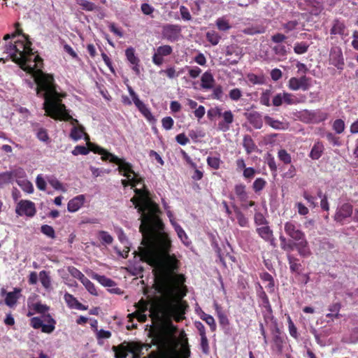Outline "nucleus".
I'll return each instance as SVG.
<instances>
[{"label": "nucleus", "mask_w": 358, "mask_h": 358, "mask_svg": "<svg viewBox=\"0 0 358 358\" xmlns=\"http://www.w3.org/2000/svg\"><path fill=\"white\" fill-rule=\"evenodd\" d=\"M284 102L288 105H295L300 103L298 98L292 94L288 92H283Z\"/></svg>", "instance_id": "obj_47"}, {"label": "nucleus", "mask_w": 358, "mask_h": 358, "mask_svg": "<svg viewBox=\"0 0 358 358\" xmlns=\"http://www.w3.org/2000/svg\"><path fill=\"white\" fill-rule=\"evenodd\" d=\"M279 159L285 164H290L292 162L291 155L284 149H281L278 152Z\"/></svg>", "instance_id": "obj_54"}, {"label": "nucleus", "mask_w": 358, "mask_h": 358, "mask_svg": "<svg viewBox=\"0 0 358 358\" xmlns=\"http://www.w3.org/2000/svg\"><path fill=\"white\" fill-rule=\"evenodd\" d=\"M68 271L73 278L78 279L80 282H82L85 278V275L74 266H69L68 268Z\"/></svg>", "instance_id": "obj_55"}, {"label": "nucleus", "mask_w": 358, "mask_h": 358, "mask_svg": "<svg viewBox=\"0 0 358 358\" xmlns=\"http://www.w3.org/2000/svg\"><path fill=\"white\" fill-rule=\"evenodd\" d=\"M352 215L353 206L349 202H345L337 207L334 215V220L341 225L348 224L351 221Z\"/></svg>", "instance_id": "obj_7"}, {"label": "nucleus", "mask_w": 358, "mask_h": 358, "mask_svg": "<svg viewBox=\"0 0 358 358\" xmlns=\"http://www.w3.org/2000/svg\"><path fill=\"white\" fill-rule=\"evenodd\" d=\"M90 152L89 146L76 145L72 151V154L75 156L78 155H86Z\"/></svg>", "instance_id": "obj_58"}, {"label": "nucleus", "mask_w": 358, "mask_h": 358, "mask_svg": "<svg viewBox=\"0 0 358 358\" xmlns=\"http://www.w3.org/2000/svg\"><path fill=\"white\" fill-rule=\"evenodd\" d=\"M17 182L24 192H25L28 194L33 193L34 187H33L32 183L30 181H29L27 180H19Z\"/></svg>", "instance_id": "obj_44"}, {"label": "nucleus", "mask_w": 358, "mask_h": 358, "mask_svg": "<svg viewBox=\"0 0 358 358\" xmlns=\"http://www.w3.org/2000/svg\"><path fill=\"white\" fill-rule=\"evenodd\" d=\"M324 150V147L323 143L321 141H317L313 145L310 152L309 157L313 160L319 159L322 157Z\"/></svg>", "instance_id": "obj_27"}, {"label": "nucleus", "mask_w": 358, "mask_h": 358, "mask_svg": "<svg viewBox=\"0 0 358 358\" xmlns=\"http://www.w3.org/2000/svg\"><path fill=\"white\" fill-rule=\"evenodd\" d=\"M216 26L220 31H225L231 29L229 20L224 17H219L215 21Z\"/></svg>", "instance_id": "obj_41"}, {"label": "nucleus", "mask_w": 358, "mask_h": 358, "mask_svg": "<svg viewBox=\"0 0 358 358\" xmlns=\"http://www.w3.org/2000/svg\"><path fill=\"white\" fill-rule=\"evenodd\" d=\"M125 56L127 59L132 66L131 69L136 75L140 74V59L135 54V49L133 47L127 48L125 50Z\"/></svg>", "instance_id": "obj_16"}, {"label": "nucleus", "mask_w": 358, "mask_h": 358, "mask_svg": "<svg viewBox=\"0 0 358 358\" xmlns=\"http://www.w3.org/2000/svg\"><path fill=\"white\" fill-rule=\"evenodd\" d=\"M40 280L42 285L48 288L50 285V278L45 271H42L39 273Z\"/></svg>", "instance_id": "obj_56"}, {"label": "nucleus", "mask_w": 358, "mask_h": 358, "mask_svg": "<svg viewBox=\"0 0 358 358\" xmlns=\"http://www.w3.org/2000/svg\"><path fill=\"white\" fill-rule=\"evenodd\" d=\"M127 317L129 322H131L134 318H136L140 322H145L147 320V316L144 314V312L137 310L135 312L129 314Z\"/></svg>", "instance_id": "obj_40"}, {"label": "nucleus", "mask_w": 358, "mask_h": 358, "mask_svg": "<svg viewBox=\"0 0 358 358\" xmlns=\"http://www.w3.org/2000/svg\"><path fill=\"white\" fill-rule=\"evenodd\" d=\"M36 313L43 314V319L34 317L30 320V325L34 329H41L45 334H51L55 329L56 320L49 314H45L50 307L40 302L33 303L31 307Z\"/></svg>", "instance_id": "obj_4"}, {"label": "nucleus", "mask_w": 358, "mask_h": 358, "mask_svg": "<svg viewBox=\"0 0 358 358\" xmlns=\"http://www.w3.org/2000/svg\"><path fill=\"white\" fill-rule=\"evenodd\" d=\"M176 231L177 232L178 237L182 241V242L185 245H189L188 237H187L185 231L182 229V228L180 226L177 225L176 227Z\"/></svg>", "instance_id": "obj_59"}, {"label": "nucleus", "mask_w": 358, "mask_h": 358, "mask_svg": "<svg viewBox=\"0 0 358 358\" xmlns=\"http://www.w3.org/2000/svg\"><path fill=\"white\" fill-rule=\"evenodd\" d=\"M329 63L339 70H343L345 62L342 50L338 46L332 47L329 52Z\"/></svg>", "instance_id": "obj_13"}, {"label": "nucleus", "mask_w": 358, "mask_h": 358, "mask_svg": "<svg viewBox=\"0 0 358 358\" xmlns=\"http://www.w3.org/2000/svg\"><path fill=\"white\" fill-rule=\"evenodd\" d=\"M206 36V40L213 45H217L221 39V36L215 30L208 31Z\"/></svg>", "instance_id": "obj_35"}, {"label": "nucleus", "mask_w": 358, "mask_h": 358, "mask_svg": "<svg viewBox=\"0 0 358 358\" xmlns=\"http://www.w3.org/2000/svg\"><path fill=\"white\" fill-rule=\"evenodd\" d=\"M130 165V171H118L120 174H122L123 176L126 177L127 179H123L121 180V183L123 185L124 187H127L128 186L131 187V173H134V171L133 170V166L131 164L129 163Z\"/></svg>", "instance_id": "obj_37"}, {"label": "nucleus", "mask_w": 358, "mask_h": 358, "mask_svg": "<svg viewBox=\"0 0 358 358\" xmlns=\"http://www.w3.org/2000/svg\"><path fill=\"white\" fill-rule=\"evenodd\" d=\"M163 358H182L175 349H171L169 351L164 352L162 354Z\"/></svg>", "instance_id": "obj_64"}, {"label": "nucleus", "mask_w": 358, "mask_h": 358, "mask_svg": "<svg viewBox=\"0 0 358 358\" xmlns=\"http://www.w3.org/2000/svg\"><path fill=\"white\" fill-rule=\"evenodd\" d=\"M287 260L291 271L298 273L301 267V264L299 262V259L293 256L292 255L288 254Z\"/></svg>", "instance_id": "obj_34"}, {"label": "nucleus", "mask_w": 358, "mask_h": 358, "mask_svg": "<svg viewBox=\"0 0 358 358\" xmlns=\"http://www.w3.org/2000/svg\"><path fill=\"white\" fill-rule=\"evenodd\" d=\"M206 161L208 165L215 170L220 169L222 162L220 158L218 157H208Z\"/></svg>", "instance_id": "obj_52"}, {"label": "nucleus", "mask_w": 358, "mask_h": 358, "mask_svg": "<svg viewBox=\"0 0 358 358\" xmlns=\"http://www.w3.org/2000/svg\"><path fill=\"white\" fill-rule=\"evenodd\" d=\"M178 353L181 356L182 358H189L191 355V351L189 349V345L188 343V341L186 338L182 343L181 344V348Z\"/></svg>", "instance_id": "obj_39"}, {"label": "nucleus", "mask_w": 358, "mask_h": 358, "mask_svg": "<svg viewBox=\"0 0 358 358\" xmlns=\"http://www.w3.org/2000/svg\"><path fill=\"white\" fill-rule=\"evenodd\" d=\"M245 117L249 123L253 126L254 128L259 129L263 126V121L262 115L257 111H253L245 114Z\"/></svg>", "instance_id": "obj_21"}, {"label": "nucleus", "mask_w": 358, "mask_h": 358, "mask_svg": "<svg viewBox=\"0 0 358 358\" xmlns=\"http://www.w3.org/2000/svg\"><path fill=\"white\" fill-rule=\"evenodd\" d=\"M201 318L208 324L210 328L212 331H215L216 330V324L215 320L213 316L203 313V315L201 316Z\"/></svg>", "instance_id": "obj_51"}, {"label": "nucleus", "mask_w": 358, "mask_h": 358, "mask_svg": "<svg viewBox=\"0 0 358 358\" xmlns=\"http://www.w3.org/2000/svg\"><path fill=\"white\" fill-rule=\"evenodd\" d=\"M304 115H306L311 122L315 123L323 122L328 118V113L323 112L321 110H304Z\"/></svg>", "instance_id": "obj_18"}, {"label": "nucleus", "mask_w": 358, "mask_h": 358, "mask_svg": "<svg viewBox=\"0 0 358 358\" xmlns=\"http://www.w3.org/2000/svg\"><path fill=\"white\" fill-rule=\"evenodd\" d=\"M70 138L73 141H77L82 138L83 136H85V140L87 141H90V137L87 133L85 131V127L83 125L73 126V127L71 130Z\"/></svg>", "instance_id": "obj_25"}, {"label": "nucleus", "mask_w": 358, "mask_h": 358, "mask_svg": "<svg viewBox=\"0 0 358 358\" xmlns=\"http://www.w3.org/2000/svg\"><path fill=\"white\" fill-rule=\"evenodd\" d=\"M136 193L141 195L143 206L140 211L147 209L148 215L142 217L139 231L143 235L138 255L140 260L155 268V289L162 296V303L152 308V314L157 319L173 317L176 322L184 319L185 314L180 300L187 293L185 275L177 273L180 261L174 255H170L171 240L164 230V225L158 215L159 207L151 202L141 190Z\"/></svg>", "instance_id": "obj_1"}, {"label": "nucleus", "mask_w": 358, "mask_h": 358, "mask_svg": "<svg viewBox=\"0 0 358 358\" xmlns=\"http://www.w3.org/2000/svg\"><path fill=\"white\" fill-rule=\"evenodd\" d=\"M95 278L104 287H113L116 285L113 280L105 275H96Z\"/></svg>", "instance_id": "obj_46"}, {"label": "nucleus", "mask_w": 358, "mask_h": 358, "mask_svg": "<svg viewBox=\"0 0 358 358\" xmlns=\"http://www.w3.org/2000/svg\"><path fill=\"white\" fill-rule=\"evenodd\" d=\"M81 282L91 294L94 296L98 294L94 283L92 282L87 277H85Z\"/></svg>", "instance_id": "obj_50"}, {"label": "nucleus", "mask_w": 358, "mask_h": 358, "mask_svg": "<svg viewBox=\"0 0 358 358\" xmlns=\"http://www.w3.org/2000/svg\"><path fill=\"white\" fill-rule=\"evenodd\" d=\"M112 350L115 353V358H127L129 352L128 342L124 341L117 346L113 345Z\"/></svg>", "instance_id": "obj_23"}, {"label": "nucleus", "mask_w": 358, "mask_h": 358, "mask_svg": "<svg viewBox=\"0 0 358 358\" xmlns=\"http://www.w3.org/2000/svg\"><path fill=\"white\" fill-rule=\"evenodd\" d=\"M12 180V173L8 171L0 173V188L3 187L4 184L10 182Z\"/></svg>", "instance_id": "obj_63"}, {"label": "nucleus", "mask_w": 358, "mask_h": 358, "mask_svg": "<svg viewBox=\"0 0 358 358\" xmlns=\"http://www.w3.org/2000/svg\"><path fill=\"white\" fill-rule=\"evenodd\" d=\"M181 30L179 24H166L162 27V34L167 41L173 42L178 40Z\"/></svg>", "instance_id": "obj_12"}, {"label": "nucleus", "mask_w": 358, "mask_h": 358, "mask_svg": "<svg viewBox=\"0 0 358 358\" xmlns=\"http://www.w3.org/2000/svg\"><path fill=\"white\" fill-rule=\"evenodd\" d=\"M162 72H164L166 73V75L167 76V77L169 78H176L178 76H179V75L183 72L182 69H181L180 71L178 72H176V69L174 67L171 66V67H169L167 68L166 70L164 71H161L160 73H162Z\"/></svg>", "instance_id": "obj_62"}, {"label": "nucleus", "mask_w": 358, "mask_h": 358, "mask_svg": "<svg viewBox=\"0 0 358 358\" xmlns=\"http://www.w3.org/2000/svg\"><path fill=\"white\" fill-rule=\"evenodd\" d=\"M222 108L218 106L209 109L207 112V116L209 120H213L216 117H221Z\"/></svg>", "instance_id": "obj_61"}, {"label": "nucleus", "mask_w": 358, "mask_h": 358, "mask_svg": "<svg viewBox=\"0 0 358 358\" xmlns=\"http://www.w3.org/2000/svg\"><path fill=\"white\" fill-rule=\"evenodd\" d=\"M310 78L306 76H303L299 78L292 77L289 80L288 87L289 89L294 91L298 90L299 89L306 91L308 90L310 87Z\"/></svg>", "instance_id": "obj_14"}, {"label": "nucleus", "mask_w": 358, "mask_h": 358, "mask_svg": "<svg viewBox=\"0 0 358 358\" xmlns=\"http://www.w3.org/2000/svg\"><path fill=\"white\" fill-rule=\"evenodd\" d=\"M294 249H296L298 251L299 255L303 257H308L311 254L307 241L293 242L291 240L289 243H287L283 250L287 252H290Z\"/></svg>", "instance_id": "obj_11"}, {"label": "nucleus", "mask_w": 358, "mask_h": 358, "mask_svg": "<svg viewBox=\"0 0 358 358\" xmlns=\"http://www.w3.org/2000/svg\"><path fill=\"white\" fill-rule=\"evenodd\" d=\"M345 30V24L339 20H334L332 27L330 29V34L332 35H343Z\"/></svg>", "instance_id": "obj_31"}, {"label": "nucleus", "mask_w": 358, "mask_h": 358, "mask_svg": "<svg viewBox=\"0 0 358 358\" xmlns=\"http://www.w3.org/2000/svg\"><path fill=\"white\" fill-rule=\"evenodd\" d=\"M129 352L131 354H141V351L143 349V345L141 343L138 342H128Z\"/></svg>", "instance_id": "obj_48"}, {"label": "nucleus", "mask_w": 358, "mask_h": 358, "mask_svg": "<svg viewBox=\"0 0 358 358\" xmlns=\"http://www.w3.org/2000/svg\"><path fill=\"white\" fill-rule=\"evenodd\" d=\"M287 322L290 336L296 339L298 338L299 335L297 332V328L296 327L290 316L289 315L287 317Z\"/></svg>", "instance_id": "obj_60"}, {"label": "nucleus", "mask_w": 358, "mask_h": 358, "mask_svg": "<svg viewBox=\"0 0 358 358\" xmlns=\"http://www.w3.org/2000/svg\"><path fill=\"white\" fill-rule=\"evenodd\" d=\"M256 231L258 234V235L265 241H273V231L270 229L268 226H264L262 227L257 228Z\"/></svg>", "instance_id": "obj_29"}, {"label": "nucleus", "mask_w": 358, "mask_h": 358, "mask_svg": "<svg viewBox=\"0 0 358 358\" xmlns=\"http://www.w3.org/2000/svg\"><path fill=\"white\" fill-rule=\"evenodd\" d=\"M266 185V181L262 178H257L253 182L252 189L255 193L261 192Z\"/></svg>", "instance_id": "obj_43"}, {"label": "nucleus", "mask_w": 358, "mask_h": 358, "mask_svg": "<svg viewBox=\"0 0 358 358\" xmlns=\"http://www.w3.org/2000/svg\"><path fill=\"white\" fill-rule=\"evenodd\" d=\"M286 234L294 241H307L305 233L300 229V226L295 222L288 221L284 224Z\"/></svg>", "instance_id": "obj_9"}, {"label": "nucleus", "mask_w": 358, "mask_h": 358, "mask_svg": "<svg viewBox=\"0 0 358 358\" xmlns=\"http://www.w3.org/2000/svg\"><path fill=\"white\" fill-rule=\"evenodd\" d=\"M243 146L244 147L248 155L251 154L257 149V145L250 135H245L243 137Z\"/></svg>", "instance_id": "obj_30"}, {"label": "nucleus", "mask_w": 358, "mask_h": 358, "mask_svg": "<svg viewBox=\"0 0 358 358\" xmlns=\"http://www.w3.org/2000/svg\"><path fill=\"white\" fill-rule=\"evenodd\" d=\"M22 40H17L14 44L6 47V52L10 56L12 60L20 65V68L31 73L36 83L37 71H41L38 66L43 64V59L38 55H34L31 49V42L29 36L22 34Z\"/></svg>", "instance_id": "obj_3"}, {"label": "nucleus", "mask_w": 358, "mask_h": 358, "mask_svg": "<svg viewBox=\"0 0 358 358\" xmlns=\"http://www.w3.org/2000/svg\"><path fill=\"white\" fill-rule=\"evenodd\" d=\"M310 45L305 41L297 42L294 44V52L297 55H303L308 52Z\"/></svg>", "instance_id": "obj_36"}, {"label": "nucleus", "mask_w": 358, "mask_h": 358, "mask_svg": "<svg viewBox=\"0 0 358 358\" xmlns=\"http://www.w3.org/2000/svg\"><path fill=\"white\" fill-rule=\"evenodd\" d=\"M98 237L102 244L110 245L113 241V236L106 231H99Z\"/></svg>", "instance_id": "obj_42"}, {"label": "nucleus", "mask_w": 358, "mask_h": 358, "mask_svg": "<svg viewBox=\"0 0 358 358\" xmlns=\"http://www.w3.org/2000/svg\"><path fill=\"white\" fill-rule=\"evenodd\" d=\"M221 117H222L223 120L218 123V129L222 131H227L234 122V114L229 110L223 113L221 112Z\"/></svg>", "instance_id": "obj_17"}, {"label": "nucleus", "mask_w": 358, "mask_h": 358, "mask_svg": "<svg viewBox=\"0 0 358 358\" xmlns=\"http://www.w3.org/2000/svg\"><path fill=\"white\" fill-rule=\"evenodd\" d=\"M299 25V22L296 20H290L286 23L282 24V27L285 30V32L288 34L290 31L294 30Z\"/></svg>", "instance_id": "obj_57"}, {"label": "nucleus", "mask_w": 358, "mask_h": 358, "mask_svg": "<svg viewBox=\"0 0 358 358\" xmlns=\"http://www.w3.org/2000/svg\"><path fill=\"white\" fill-rule=\"evenodd\" d=\"M246 185L239 182L234 185V192L240 202L248 201L249 194L246 190Z\"/></svg>", "instance_id": "obj_19"}, {"label": "nucleus", "mask_w": 358, "mask_h": 358, "mask_svg": "<svg viewBox=\"0 0 358 358\" xmlns=\"http://www.w3.org/2000/svg\"><path fill=\"white\" fill-rule=\"evenodd\" d=\"M137 108L148 120L151 121L155 120L154 116L152 115L150 109L146 106V105L143 102L141 103L138 106H137Z\"/></svg>", "instance_id": "obj_45"}, {"label": "nucleus", "mask_w": 358, "mask_h": 358, "mask_svg": "<svg viewBox=\"0 0 358 358\" xmlns=\"http://www.w3.org/2000/svg\"><path fill=\"white\" fill-rule=\"evenodd\" d=\"M215 79L212 73L207 71L203 73L201 78V87L203 90L213 89L215 85Z\"/></svg>", "instance_id": "obj_24"}, {"label": "nucleus", "mask_w": 358, "mask_h": 358, "mask_svg": "<svg viewBox=\"0 0 358 358\" xmlns=\"http://www.w3.org/2000/svg\"><path fill=\"white\" fill-rule=\"evenodd\" d=\"M173 52V48L169 45L159 46L152 55V62L157 66H161L164 63V57L169 56Z\"/></svg>", "instance_id": "obj_15"}, {"label": "nucleus", "mask_w": 358, "mask_h": 358, "mask_svg": "<svg viewBox=\"0 0 358 358\" xmlns=\"http://www.w3.org/2000/svg\"><path fill=\"white\" fill-rule=\"evenodd\" d=\"M332 127L336 134H340L344 131L345 128V124L343 120L336 119V120H334Z\"/></svg>", "instance_id": "obj_49"}, {"label": "nucleus", "mask_w": 358, "mask_h": 358, "mask_svg": "<svg viewBox=\"0 0 358 358\" xmlns=\"http://www.w3.org/2000/svg\"><path fill=\"white\" fill-rule=\"evenodd\" d=\"M264 120L266 124L276 130H285L288 127L287 123L281 122L278 120H275L269 115H265L264 117Z\"/></svg>", "instance_id": "obj_26"}, {"label": "nucleus", "mask_w": 358, "mask_h": 358, "mask_svg": "<svg viewBox=\"0 0 358 358\" xmlns=\"http://www.w3.org/2000/svg\"><path fill=\"white\" fill-rule=\"evenodd\" d=\"M77 3L83 10L86 11H99L100 10L99 6L87 0H78Z\"/></svg>", "instance_id": "obj_33"}, {"label": "nucleus", "mask_w": 358, "mask_h": 358, "mask_svg": "<svg viewBox=\"0 0 358 358\" xmlns=\"http://www.w3.org/2000/svg\"><path fill=\"white\" fill-rule=\"evenodd\" d=\"M235 214L238 223L241 227H248L249 222L248 218L237 207H235Z\"/></svg>", "instance_id": "obj_38"}, {"label": "nucleus", "mask_w": 358, "mask_h": 358, "mask_svg": "<svg viewBox=\"0 0 358 358\" xmlns=\"http://www.w3.org/2000/svg\"><path fill=\"white\" fill-rule=\"evenodd\" d=\"M41 231L49 238H55V231L52 226L44 224L41 227Z\"/></svg>", "instance_id": "obj_53"}, {"label": "nucleus", "mask_w": 358, "mask_h": 358, "mask_svg": "<svg viewBox=\"0 0 358 358\" xmlns=\"http://www.w3.org/2000/svg\"><path fill=\"white\" fill-rule=\"evenodd\" d=\"M64 298L68 306L71 308H76L80 310H86L88 308L87 306L82 304L76 297L69 293H66Z\"/></svg>", "instance_id": "obj_22"}, {"label": "nucleus", "mask_w": 358, "mask_h": 358, "mask_svg": "<svg viewBox=\"0 0 358 358\" xmlns=\"http://www.w3.org/2000/svg\"><path fill=\"white\" fill-rule=\"evenodd\" d=\"M85 200V196L83 194L75 196L68 202V211L71 213L78 211L83 206Z\"/></svg>", "instance_id": "obj_20"}, {"label": "nucleus", "mask_w": 358, "mask_h": 358, "mask_svg": "<svg viewBox=\"0 0 358 358\" xmlns=\"http://www.w3.org/2000/svg\"><path fill=\"white\" fill-rule=\"evenodd\" d=\"M257 296L261 300L262 306L268 311L271 312V306L266 292L264 291L263 287L259 284V289L257 290Z\"/></svg>", "instance_id": "obj_28"}, {"label": "nucleus", "mask_w": 358, "mask_h": 358, "mask_svg": "<svg viewBox=\"0 0 358 358\" xmlns=\"http://www.w3.org/2000/svg\"><path fill=\"white\" fill-rule=\"evenodd\" d=\"M87 145L89 146L90 151H92L94 153L102 155L101 158L103 160H108L110 162L114 163L118 165V171H130L129 162L125 161L124 159H120L115 155L108 152L103 148L95 145L88 141Z\"/></svg>", "instance_id": "obj_6"}, {"label": "nucleus", "mask_w": 358, "mask_h": 358, "mask_svg": "<svg viewBox=\"0 0 358 358\" xmlns=\"http://www.w3.org/2000/svg\"><path fill=\"white\" fill-rule=\"evenodd\" d=\"M36 84L37 96L44 99L43 108L46 116L55 120L70 122L74 126L80 125L78 120L69 114L66 106L62 103V99L66 94L57 91V85L52 74L41 71H37Z\"/></svg>", "instance_id": "obj_2"}, {"label": "nucleus", "mask_w": 358, "mask_h": 358, "mask_svg": "<svg viewBox=\"0 0 358 358\" xmlns=\"http://www.w3.org/2000/svg\"><path fill=\"white\" fill-rule=\"evenodd\" d=\"M15 213L19 216L32 217L36 213L35 203L29 200H21L16 206Z\"/></svg>", "instance_id": "obj_10"}, {"label": "nucleus", "mask_w": 358, "mask_h": 358, "mask_svg": "<svg viewBox=\"0 0 358 358\" xmlns=\"http://www.w3.org/2000/svg\"><path fill=\"white\" fill-rule=\"evenodd\" d=\"M132 174H133V177L131 178V187H134L138 184H143V188H141V189H137V188L134 189V192L136 194V196H133L131 199V201L135 206V208H137L138 212L141 214L140 220H141V222H142L143 215H148V213H150V211L147 209H145V210L143 209V211H140L139 208L143 207L144 205H143V202L142 200V197L141 196V195H139L138 194L136 193V191L141 190L143 192H144L147 195L148 199L151 202H152L155 205H157V204L151 199L150 192L147 189L145 185L144 184V179L141 177H138V174L136 173L135 171H134V173H132Z\"/></svg>", "instance_id": "obj_5"}, {"label": "nucleus", "mask_w": 358, "mask_h": 358, "mask_svg": "<svg viewBox=\"0 0 358 358\" xmlns=\"http://www.w3.org/2000/svg\"><path fill=\"white\" fill-rule=\"evenodd\" d=\"M174 341L173 338L166 332L160 331L156 333L152 339L153 345H157L161 350L167 352L170 350Z\"/></svg>", "instance_id": "obj_8"}, {"label": "nucleus", "mask_w": 358, "mask_h": 358, "mask_svg": "<svg viewBox=\"0 0 358 358\" xmlns=\"http://www.w3.org/2000/svg\"><path fill=\"white\" fill-rule=\"evenodd\" d=\"M20 292V289L15 288L13 292H8L5 298V303L9 307H13L14 305H15L19 298L17 294Z\"/></svg>", "instance_id": "obj_32"}]
</instances>
